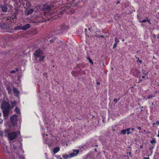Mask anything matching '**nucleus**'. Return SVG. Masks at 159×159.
I'll list each match as a JSON object with an SVG mask.
<instances>
[{"label":"nucleus","mask_w":159,"mask_h":159,"mask_svg":"<svg viewBox=\"0 0 159 159\" xmlns=\"http://www.w3.org/2000/svg\"><path fill=\"white\" fill-rule=\"evenodd\" d=\"M49 36H51V38H52V39H50L49 40V41L50 42V43H52V42H54V39H55V37H52V34H50Z\"/></svg>","instance_id":"nucleus-17"},{"label":"nucleus","mask_w":159,"mask_h":159,"mask_svg":"<svg viewBox=\"0 0 159 159\" xmlns=\"http://www.w3.org/2000/svg\"><path fill=\"white\" fill-rule=\"evenodd\" d=\"M7 27V25L5 24L2 23V24H0V27L1 29H5Z\"/></svg>","instance_id":"nucleus-13"},{"label":"nucleus","mask_w":159,"mask_h":159,"mask_svg":"<svg viewBox=\"0 0 159 159\" xmlns=\"http://www.w3.org/2000/svg\"><path fill=\"white\" fill-rule=\"evenodd\" d=\"M18 133H19V134H20V131L18 132Z\"/></svg>","instance_id":"nucleus-58"},{"label":"nucleus","mask_w":159,"mask_h":159,"mask_svg":"<svg viewBox=\"0 0 159 159\" xmlns=\"http://www.w3.org/2000/svg\"><path fill=\"white\" fill-rule=\"evenodd\" d=\"M153 103H152V105H153Z\"/></svg>","instance_id":"nucleus-59"},{"label":"nucleus","mask_w":159,"mask_h":159,"mask_svg":"<svg viewBox=\"0 0 159 159\" xmlns=\"http://www.w3.org/2000/svg\"><path fill=\"white\" fill-rule=\"evenodd\" d=\"M7 90L8 92V94H10L12 92V89L11 87L9 86H8L6 87Z\"/></svg>","instance_id":"nucleus-11"},{"label":"nucleus","mask_w":159,"mask_h":159,"mask_svg":"<svg viewBox=\"0 0 159 159\" xmlns=\"http://www.w3.org/2000/svg\"><path fill=\"white\" fill-rule=\"evenodd\" d=\"M43 53V51L42 50L39 49L35 52L34 53V55L36 57H40V55H42Z\"/></svg>","instance_id":"nucleus-5"},{"label":"nucleus","mask_w":159,"mask_h":159,"mask_svg":"<svg viewBox=\"0 0 159 159\" xmlns=\"http://www.w3.org/2000/svg\"><path fill=\"white\" fill-rule=\"evenodd\" d=\"M120 3V1H118L117 2H116V5H118V4H119Z\"/></svg>","instance_id":"nucleus-39"},{"label":"nucleus","mask_w":159,"mask_h":159,"mask_svg":"<svg viewBox=\"0 0 159 159\" xmlns=\"http://www.w3.org/2000/svg\"><path fill=\"white\" fill-rule=\"evenodd\" d=\"M60 150V148L58 147H55L53 149V151L54 153H56Z\"/></svg>","instance_id":"nucleus-12"},{"label":"nucleus","mask_w":159,"mask_h":159,"mask_svg":"<svg viewBox=\"0 0 159 159\" xmlns=\"http://www.w3.org/2000/svg\"><path fill=\"white\" fill-rule=\"evenodd\" d=\"M5 136L8 137V139L10 141H13L18 136V133L16 132H9L7 130H4Z\"/></svg>","instance_id":"nucleus-2"},{"label":"nucleus","mask_w":159,"mask_h":159,"mask_svg":"<svg viewBox=\"0 0 159 159\" xmlns=\"http://www.w3.org/2000/svg\"><path fill=\"white\" fill-rule=\"evenodd\" d=\"M153 58H154V59H156L155 58V57H154V56H153Z\"/></svg>","instance_id":"nucleus-55"},{"label":"nucleus","mask_w":159,"mask_h":159,"mask_svg":"<svg viewBox=\"0 0 159 159\" xmlns=\"http://www.w3.org/2000/svg\"><path fill=\"white\" fill-rule=\"evenodd\" d=\"M16 147L15 146H13V149H16Z\"/></svg>","instance_id":"nucleus-44"},{"label":"nucleus","mask_w":159,"mask_h":159,"mask_svg":"<svg viewBox=\"0 0 159 159\" xmlns=\"http://www.w3.org/2000/svg\"><path fill=\"white\" fill-rule=\"evenodd\" d=\"M17 119V116L16 115H13L11 116L10 120L11 122L13 123L16 121Z\"/></svg>","instance_id":"nucleus-7"},{"label":"nucleus","mask_w":159,"mask_h":159,"mask_svg":"<svg viewBox=\"0 0 159 159\" xmlns=\"http://www.w3.org/2000/svg\"><path fill=\"white\" fill-rule=\"evenodd\" d=\"M13 91L15 95L17 96L19 95V93L16 88L14 87L13 89Z\"/></svg>","instance_id":"nucleus-10"},{"label":"nucleus","mask_w":159,"mask_h":159,"mask_svg":"<svg viewBox=\"0 0 159 159\" xmlns=\"http://www.w3.org/2000/svg\"><path fill=\"white\" fill-rule=\"evenodd\" d=\"M71 74L73 76L75 77L77 75V73L76 71H73L71 72Z\"/></svg>","instance_id":"nucleus-25"},{"label":"nucleus","mask_w":159,"mask_h":159,"mask_svg":"<svg viewBox=\"0 0 159 159\" xmlns=\"http://www.w3.org/2000/svg\"><path fill=\"white\" fill-rule=\"evenodd\" d=\"M122 42H124L125 41V39H123L122 40Z\"/></svg>","instance_id":"nucleus-51"},{"label":"nucleus","mask_w":159,"mask_h":159,"mask_svg":"<svg viewBox=\"0 0 159 159\" xmlns=\"http://www.w3.org/2000/svg\"><path fill=\"white\" fill-rule=\"evenodd\" d=\"M15 111L18 114H20V109L18 107H16L15 109Z\"/></svg>","instance_id":"nucleus-19"},{"label":"nucleus","mask_w":159,"mask_h":159,"mask_svg":"<svg viewBox=\"0 0 159 159\" xmlns=\"http://www.w3.org/2000/svg\"><path fill=\"white\" fill-rule=\"evenodd\" d=\"M73 152H72L70 154V157L76 156L79 153L80 150L79 149H73Z\"/></svg>","instance_id":"nucleus-6"},{"label":"nucleus","mask_w":159,"mask_h":159,"mask_svg":"<svg viewBox=\"0 0 159 159\" xmlns=\"http://www.w3.org/2000/svg\"><path fill=\"white\" fill-rule=\"evenodd\" d=\"M68 28L69 26L68 25L63 24L57 27V30L59 31L58 32L57 31L55 32L56 34H59L60 33H62L64 31L68 30Z\"/></svg>","instance_id":"nucleus-3"},{"label":"nucleus","mask_w":159,"mask_h":159,"mask_svg":"<svg viewBox=\"0 0 159 159\" xmlns=\"http://www.w3.org/2000/svg\"><path fill=\"white\" fill-rule=\"evenodd\" d=\"M12 19H17V16L16 15H14L12 17Z\"/></svg>","instance_id":"nucleus-34"},{"label":"nucleus","mask_w":159,"mask_h":159,"mask_svg":"<svg viewBox=\"0 0 159 159\" xmlns=\"http://www.w3.org/2000/svg\"><path fill=\"white\" fill-rule=\"evenodd\" d=\"M95 147H98V145H95Z\"/></svg>","instance_id":"nucleus-54"},{"label":"nucleus","mask_w":159,"mask_h":159,"mask_svg":"<svg viewBox=\"0 0 159 159\" xmlns=\"http://www.w3.org/2000/svg\"><path fill=\"white\" fill-rule=\"evenodd\" d=\"M146 22H148V23L149 24H151V23L150 21V19H144V20H142L139 21L140 22L145 23Z\"/></svg>","instance_id":"nucleus-14"},{"label":"nucleus","mask_w":159,"mask_h":159,"mask_svg":"<svg viewBox=\"0 0 159 159\" xmlns=\"http://www.w3.org/2000/svg\"><path fill=\"white\" fill-rule=\"evenodd\" d=\"M157 38L158 39H159V34L158 35V36H157Z\"/></svg>","instance_id":"nucleus-56"},{"label":"nucleus","mask_w":159,"mask_h":159,"mask_svg":"<svg viewBox=\"0 0 159 159\" xmlns=\"http://www.w3.org/2000/svg\"><path fill=\"white\" fill-rule=\"evenodd\" d=\"M120 100V99H119L118 100L117 98H115L114 100V102H115L116 103L118 100Z\"/></svg>","instance_id":"nucleus-32"},{"label":"nucleus","mask_w":159,"mask_h":159,"mask_svg":"<svg viewBox=\"0 0 159 159\" xmlns=\"http://www.w3.org/2000/svg\"><path fill=\"white\" fill-rule=\"evenodd\" d=\"M115 40V43H117L119 42V40L117 38V37H115L114 39Z\"/></svg>","instance_id":"nucleus-26"},{"label":"nucleus","mask_w":159,"mask_h":159,"mask_svg":"<svg viewBox=\"0 0 159 159\" xmlns=\"http://www.w3.org/2000/svg\"><path fill=\"white\" fill-rule=\"evenodd\" d=\"M94 151H95V152H97V150L96 148H95V149H94Z\"/></svg>","instance_id":"nucleus-46"},{"label":"nucleus","mask_w":159,"mask_h":159,"mask_svg":"<svg viewBox=\"0 0 159 159\" xmlns=\"http://www.w3.org/2000/svg\"><path fill=\"white\" fill-rule=\"evenodd\" d=\"M155 96L154 95H150L148 96V99L150 100L151 98H152L153 97H154Z\"/></svg>","instance_id":"nucleus-29"},{"label":"nucleus","mask_w":159,"mask_h":159,"mask_svg":"<svg viewBox=\"0 0 159 159\" xmlns=\"http://www.w3.org/2000/svg\"><path fill=\"white\" fill-rule=\"evenodd\" d=\"M51 9V6L48 5L47 3L43 5V8L41 9V11L43 12V14L44 16H48V14L45 11H48L50 10Z\"/></svg>","instance_id":"nucleus-4"},{"label":"nucleus","mask_w":159,"mask_h":159,"mask_svg":"<svg viewBox=\"0 0 159 159\" xmlns=\"http://www.w3.org/2000/svg\"><path fill=\"white\" fill-rule=\"evenodd\" d=\"M131 129L130 128H128L127 129H126V134L127 135H129V134H131L132 133H131L130 132V130Z\"/></svg>","instance_id":"nucleus-20"},{"label":"nucleus","mask_w":159,"mask_h":159,"mask_svg":"<svg viewBox=\"0 0 159 159\" xmlns=\"http://www.w3.org/2000/svg\"><path fill=\"white\" fill-rule=\"evenodd\" d=\"M136 58L137 59V63H139L140 64H141L142 63V60H139V58L138 57H137L135 56Z\"/></svg>","instance_id":"nucleus-24"},{"label":"nucleus","mask_w":159,"mask_h":159,"mask_svg":"<svg viewBox=\"0 0 159 159\" xmlns=\"http://www.w3.org/2000/svg\"><path fill=\"white\" fill-rule=\"evenodd\" d=\"M131 152H127V157H129V156L130 157H131L132 156L131 155Z\"/></svg>","instance_id":"nucleus-31"},{"label":"nucleus","mask_w":159,"mask_h":159,"mask_svg":"<svg viewBox=\"0 0 159 159\" xmlns=\"http://www.w3.org/2000/svg\"><path fill=\"white\" fill-rule=\"evenodd\" d=\"M3 132L2 131H1L0 132V135L1 136H2L3 135Z\"/></svg>","instance_id":"nucleus-36"},{"label":"nucleus","mask_w":159,"mask_h":159,"mask_svg":"<svg viewBox=\"0 0 159 159\" xmlns=\"http://www.w3.org/2000/svg\"><path fill=\"white\" fill-rule=\"evenodd\" d=\"M117 44V43H114L113 45V48H112L113 49L115 48L116 47Z\"/></svg>","instance_id":"nucleus-33"},{"label":"nucleus","mask_w":159,"mask_h":159,"mask_svg":"<svg viewBox=\"0 0 159 159\" xmlns=\"http://www.w3.org/2000/svg\"><path fill=\"white\" fill-rule=\"evenodd\" d=\"M153 147H152V148H150V150H152V149H153Z\"/></svg>","instance_id":"nucleus-49"},{"label":"nucleus","mask_w":159,"mask_h":159,"mask_svg":"<svg viewBox=\"0 0 159 159\" xmlns=\"http://www.w3.org/2000/svg\"><path fill=\"white\" fill-rule=\"evenodd\" d=\"M18 71V69H16V71Z\"/></svg>","instance_id":"nucleus-52"},{"label":"nucleus","mask_w":159,"mask_h":159,"mask_svg":"<svg viewBox=\"0 0 159 159\" xmlns=\"http://www.w3.org/2000/svg\"><path fill=\"white\" fill-rule=\"evenodd\" d=\"M143 108V106H142V107H141L140 108Z\"/></svg>","instance_id":"nucleus-57"},{"label":"nucleus","mask_w":159,"mask_h":159,"mask_svg":"<svg viewBox=\"0 0 159 159\" xmlns=\"http://www.w3.org/2000/svg\"><path fill=\"white\" fill-rule=\"evenodd\" d=\"M126 131L127 130H126V129H124L121 130V131L120 134H122L124 135L125 134H126Z\"/></svg>","instance_id":"nucleus-21"},{"label":"nucleus","mask_w":159,"mask_h":159,"mask_svg":"<svg viewBox=\"0 0 159 159\" xmlns=\"http://www.w3.org/2000/svg\"><path fill=\"white\" fill-rule=\"evenodd\" d=\"M58 158H59V159H62V157H61V156H60L58 157Z\"/></svg>","instance_id":"nucleus-43"},{"label":"nucleus","mask_w":159,"mask_h":159,"mask_svg":"<svg viewBox=\"0 0 159 159\" xmlns=\"http://www.w3.org/2000/svg\"><path fill=\"white\" fill-rule=\"evenodd\" d=\"M62 157L64 159H67L68 158L70 157V154L69 155H68V154L62 155Z\"/></svg>","instance_id":"nucleus-15"},{"label":"nucleus","mask_w":159,"mask_h":159,"mask_svg":"<svg viewBox=\"0 0 159 159\" xmlns=\"http://www.w3.org/2000/svg\"><path fill=\"white\" fill-rule=\"evenodd\" d=\"M11 106L9 103L6 101L3 102L1 106L2 110L3 116L4 117H7L9 113Z\"/></svg>","instance_id":"nucleus-1"},{"label":"nucleus","mask_w":159,"mask_h":159,"mask_svg":"<svg viewBox=\"0 0 159 159\" xmlns=\"http://www.w3.org/2000/svg\"><path fill=\"white\" fill-rule=\"evenodd\" d=\"M130 130H131L133 131L135 130V129L134 128H132Z\"/></svg>","instance_id":"nucleus-42"},{"label":"nucleus","mask_w":159,"mask_h":159,"mask_svg":"<svg viewBox=\"0 0 159 159\" xmlns=\"http://www.w3.org/2000/svg\"><path fill=\"white\" fill-rule=\"evenodd\" d=\"M156 123L157 125H159V120H157L156 121Z\"/></svg>","instance_id":"nucleus-37"},{"label":"nucleus","mask_w":159,"mask_h":159,"mask_svg":"<svg viewBox=\"0 0 159 159\" xmlns=\"http://www.w3.org/2000/svg\"><path fill=\"white\" fill-rule=\"evenodd\" d=\"M158 85H159V84Z\"/></svg>","instance_id":"nucleus-60"},{"label":"nucleus","mask_w":159,"mask_h":159,"mask_svg":"<svg viewBox=\"0 0 159 159\" xmlns=\"http://www.w3.org/2000/svg\"><path fill=\"white\" fill-rule=\"evenodd\" d=\"M142 71H143V74H144V72H145V70H143V69H142Z\"/></svg>","instance_id":"nucleus-45"},{"label":"nucleus","mask_w":159,"mask_h":159,"mask_svg":"<svg viewBox=\"0 0 159 159\" xmlns=\"http://www.w3.org/2000/svg\"><path fill=\"white\" fill-rule=\"evenodd\" d=\"M39 57L40 58L39 59V61H43L44 60V59L45 58V57L44 56H43L41 57L40 56Z\"/></svg>","instance_id":"nucleus-22"},{"label":"nucleus","mask_w":159,"mask_h":159,"mask_svg":"<svg viewBox=\"0 0 159 159\" xmlns=\"http://www.w3.org/2000/svg\"><path fill=\"white\" fill-rule=\"evenodd\" d=\"M95 36L98 38H103L104 37V36L103 35H97L96 36V35H95Z\"/></svg>","instance_id":"nucleus-30"},{"label":"nucleus","mask_w":159,"mask_h":159,"mask_svg":"<svg viewBox=\"0 0 159 159\" xmlns=\"http://www.w3.org/2000/svg\"><path fill=\"white\" fill-rule=\"evenodd\" d=\"M1 8L2 11L4 12H6L7 11V7L6 5H1Z\"/></svg>","instance_id":"nucleus-8"},{"label":"nucleus","mask_w":159,"mask_h":159,"mask_svg":"<svg viewBox=\"0 0 159 159\" xmlns=\"http://www.w3.org/2000/svg\"><path fill=\"white\" fill-rule=\"evenodd\" d=\"M135 71L137 73V74L135 75V76H138V74H139L140 73V70L137 69H135Z\"/></svg>","instance_id":"nucleus-23"},{"label":"nucleus","mask_w":159,"mask_h":159,"mask_svg":"<svg viewBox=\"0 0 159 159\" xmlns=\"http://www.w3.org/2000/svg\"><path fill=\"white\" fill-rule=\"evenodd\" d=\"M30 27V24H27L26 25L22 27V30H25Z\"/></svg>","instance_id":"nucleus-9"},{"label":"nucleus","mask_w":159,"mask_h":159,"mask_svg":"<svg viewBox=\"0 0 159 159\" xmlns=\"http://www.w3.org/2000/svg\"><path fill=\"white\" fill-rule=\"evenodd\" d=\"M143 159H150V158L149 157H144Z\"/></svg>","instance_id":"nucleus-38"},{"label":"nucleus","mask_w":159,"mask_h":159,"mask_svg":"<svg viewBox=\"0 0 159 159\" xmlns=\"http://www.w3.org/2000/svg\"><path fill=\"white\" fill-rule=\"evenodd\" d=\"M156 123H153L152 124V125H155L156 124Z\"/></svg>","instance_id":"nucleus-53"},{"label":"nucleus","mask_w":159,"mask_h":159,"mask_svg":"<svg viewBox=\"0 0 159 159\" xmlns=\"http://www.w3.org/2000/svg\"><path fill=\"white\" fill-rule=\"evenodd\" d=\"M34 10L33 9H29L27 12V15L31 14L34 12Z\"/></svg>","instance_id":"nucleus-16"},{"label":"nucleus","mask_w":159,"mask_h":159,"mask_svg":"<svg viewBox=\"0 0 159 159\" xmlns=\"http://www.w3.org/2000/svg\"><path fill=\"white\" fill-rule=\"evenodd\" d=\"M16 72V71L15 70H12L11 71L10 73L11 74L15 73Z\"/></svg>","instance_id":"nucleus-35"},{"label":"nucleus","mask_w":159,"mask_h":159,"mask_svg":"<svg viewBox=\"0 0 159 159\" xmlns=\"http://www.w3.org/2000/svg\"><path fill=\"white\" fill-rule=\"evenodd\" d=\"M137 129L139 130H140L141 129V127H137Z\"/></svg>","instance_id":"nucleus-41"},{"label":"nucleus","mask_w":159,"mask_h":159,"mask_svg":"<svg viewBox=\"0 0 159 159\" xmlns=\"http://www.w3.org/2000/svg\"><path fill=\"white\" fill-rule=\"evenodd\" d=\"M87 59L89 60V62L92 64H93V61H92V59L89 58V57H88L87 58Z\"/></svg>","instance_id":"nucleus-28"},{"label":"nucleus","mask_w":159,"mask_h":159,"mask_svg":"<svg viewBox=\"0 0 159 159\" xmlns=\"http://www.w3.org/2000/svg\"><path fill=\"white\" fill-rule=\"evenodd\" d=\"M150 143H151L152 144H153L154 143H156L157 141H156V140L155 139H153L152 140H151L150 141Z\"/></svg>","instance_id":"nucleus-27"},{"label":"nucleus","mask_w":159,"mask_h":159,"mask_svg":"<svg viewBox=\"0 0 159 159\" xmlns=\"http://www.w3.org/2000/svg\"><path fill=\"white\" fill-rule=\"evenodd\" d=\"M14 29L15 30H22V26L21 25L15 26Z\"/></svg>","instance_id":"nucleus-18"},{"label":"nucleus","mask_w":159,"mask_h":159,"mask_svg":"<svg viewBox=\"0 0 159 159\" xmlns=\"http://www.w3.org/2000/svg\"><path fill=\"white\" fill-rule=\"evenodd\" d=\"M158 131H159V130H158Z\"/></svg>","instance_id":"nucleus-61"},{"label":"nucleus","mask_w":159,"mask_h":159,"mask_svg":"<svg viewBox=\"0 0 159 159\" xmlns=\"http://www.w3.org/2000/svg\"><path fill=\"white\" fill-rule=\"evenodd\" d=\"M139 82H140L142 81V79H139Z\"/></svg>","instance_id":"nucleus-48"},{"label":"nucleus","mask_w":159,"mask_h":159,"mask_svg":"<svg viewBox=\"0 0 159 159\" xmlns=\"http://www.w3.org/2000/svg\"><path fill=\"white\" fill-rule=\"evenodd\" d=\"M142 78L143 79H144V78H145V76L144 75H143V76H142Z\"/></svg>","instance_id":"nucleus-47"},{"label":"nucleus","mask_w":159,"mask_h":159,"mask_svg":"<svg viewBox=\"0 0 159 159\" xmlns=\"http://www.w3.org/2000/svg\"><path fill=\"white\" fill-rule=\"evenodd\" d=\"M96 84H97V85H100V82H97V83H96Z\"/></svg>","instance_id":"nucleus-40"},{"label":"nucleus","mask_w":159,"mask_h":159,"mask_svg":"<svg viewBox=\"0 0 159 159\" xmlns=\"http://www.w3.org/2000/svg\"><path fill=\"white\" fill-rule=\"evenodd\" d=\"M157 136V137L159 138V131H158V134Z\"/></svg>","instance_id":"nucleus-50"}]
</instances>
